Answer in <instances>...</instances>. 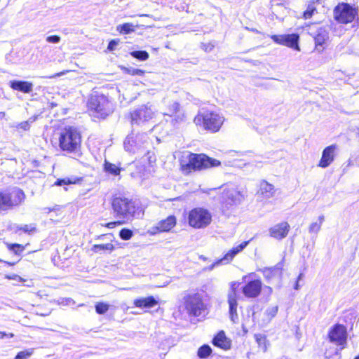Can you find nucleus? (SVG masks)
Returning a JSON list of instances; mask_svg holds the SVG:
<instances>
[{"instance_id": "f257e3e1", "label": "nucleus", "mask_w": 359, "mask_h": 359, "mask_svg": "<svg viewBox=\"0 0 359 359\" xmlns=\"http://www.w3.org/2000/svg\"><path fill=\"white\" fill-rule=\"evenodd\" d=\"M111 208L114 218L120 219V224L131 222L142 214L138 202L124 196H115L111 201Z\"/></svg>"}, {"instance_id": "f03ea898", "label": "nucleus", "mask_w": 359, "mask_h": 359, "mask_svg": "<svg viewBox=\"0 0 359 359\" xmlns=\"http://www.w3.org/2000/svg\"><path fill=\"white\" fill-rule=\"evenodd\" d=\"M220 164L219 161L210 158L204 154L189 153L180 161L181 170L186 175L192 171L217 167Z\"/></svg>"}, {"instance_id": "7ed1b4c3", "label": "nucleus", "mask_w": 359, "mask_h": 359, "mask_svg": "<svg viewBox=\"0 0 359 359\" xmlns=\"http://www.w3.org/2000/svg\"><path fill=\"white\" fill-rule=\"evenodd\" d=\"M81 135L79 131L73 127L65 128L59 137L60 148L64 151L74 154L77 157L81 155Z\"/></svg>"}, {"instance_id": "20e7f679", "label": "nucleus", "mask_w": 359, "mask_h": 359, "mask_svg": "<svg viewBox=\"0 0 359 359\" xmlns=\"http://www.w3.org/2000/svg\"><path fill=\"white\" fill-rule=\"evenodd\" d=\"M224 121V116L214 111L202 109L194 118V123L202 126L205 130L217 132Z\"/></svg>"}, {"instance_id": "39448f33", "label": "nucleus", "mask_w": 359, "mask_h": 359, "mask_svg": "<svg viewBox=\"0 0 359 359\" xmlns=\"http://www.w3.org/2000/svg\"><path fill=\"white\" fill-rule=\"evenodd\" d=\"M25 199V194L19 188L14 187L0 192V212L12 210L20 205Z\"/></svg>"}, {"instance_id": "423d86ee", "label": "nucleus", "mask_w": 359, "mask_h": 359, "mask_svg": "<svg viewBox=\"0 0 359 359\" xmlns=\"http://www.w3.org/2000/svg\"><path fill=\"white\" fill-rule=\"evenodd\" d=\"M211 213L203 208H195L190 210L188 215L189 224L195 229H204L211 223Z\"/></svg>"}, {"instance_id": "0eeeda50", "label": "nucleus", "mask_w": 359, "mask_h": 359, "mask_svg": "<svg viewBox=\"0 0 359 359\" xmlns=\"http://www.w3.org/2000/svg\"><path fill=\"white\" fill-rule=\"evenodd\" d=\"M88 107L101 117L104 118L111 112V104L104 95H93L88 100Z\"/></svg>"}, {"instance_id": "6e6552de", "label": "nucleus", "mask_w": 359, "mask_h": 359, "mask_svg": "<svg viewBox=\"0 0 359 359\" xmlns=\"http://www.w3.org/2000/svg\"><path fill=\"white\" fill-rule=\"evenodd\" d=\"M358 16V11L346 3L339 4L334 10V19L339 23L353 22Z\"/></svg>"}, {"instance_id": "1a4fd4ad", "label": "nucleus", "mask_w": 359, "mask_h": 359, "mask_svg": "<svg viewBox=\"0 0 359 359\" xmlns=\"http://www.w3.org/2000/svg\"><path fill=\"white\" fill-rule=\"evenodd\" d=\"M184 305L188 313L194 316H199L205 309L204 303L199 294H188L184 297Z\"/></svg>"}, {"instance_id": "9d476101", "label": "nucleus", "mask_w": 359, "mask_h": 359, "mask_svg": "<svg viewBox=\"0 0 359 359\" xmlns=\"http://www.w3.org/2000/svg\"><path fill=\"white\" fill-rule=\"evenodd\" d=\"M244 198L242 193L236 189H224L222 194L220 201L226 208L240 203Z\"/></svg>"}, {"instance_id": "9b49d317", "label": "nucleus", "mask_w": 359, "mask_h": 359, "mask_svg": "<svg viewBox=\"0 0 359 359\" xmlns=\"http://www.w3.org/2000/svg\"><path fill=\"white\" fill-rule=\"evenodd\" d=\"M153 114L154 111L150 107L142 105L130 113L131 123L140 125L151 119Z\"/></svg>"}, {"instance_id": "f8f14e48", "label": "nucleus", "mask_w": 359, "mask_h": 359, "mask_svg": "<svg viewBox=\"0 0 359 359\" xmlns=\"http://www.w3.org/2000/svg\"><path fill=\"white\" fill-rule=\"evenodd\" d=\"M328 336L331 342L338 346H344L347 339L346 328L343 325L336 324L330 330Z\"/></svg>"}, {"instance_id": "ddd939ff", "label": "nucleus", "mask_w": 359, "mask_h": 359, "mask_svg": "<svg viewBox=\"0 0 359 359\" xmlns=\"http://www.w3.org/2000/svg\"><path fill=\"white\" fill-rule=\"evenodd\" d=\"M144 135H139L134 137L133 135L127 136L124 141L125 149L130 153H135L144 147L146 142Z\"/></svg>"}, {"instance_id": "4468645a", "label": "nucleus", "mask_w": 359, "mask_h": 359, "mask_svg": "<svg viewBox=\"0 0 359 359\" xmlns=\"http://www.w3.org/2000/svg\"><path fill=\"white\" fill-rule=\"evenodd\" d=\"M271 39L278 44L290 47L294 50H299L298 45L299 36L297 34L272 35Z\"/></svg>"}, {"instance_id": "2eb2a0df", "label": "nucleus", "mask_w": 359, "mask_h": 359, "mask_svg": "<svg viewBox=\"0 0 359 359\" xmlns=\"http://www.w3.org/2000/svg\"><path fill=\"white\" fill-rule=\"evenodd\" d=\"M250 241L242 242L238 245L235 246L232 249L229 250L222 259L213 263L210 266V269H212L216 265H218L219 264H229L230 262L233 260V259L235 257L236 255L243 251L247 247Z\"/></svg>"}, {"instance_id": "dca6fc26", "label": "nucleus", "mask_w": 359, "mask_h": 359, "mask_svg": "<svg viewBox=\"0 0 359 359\" xmlns=\"http://www.w3.org/2000/svg\"><path fill=\"white\" fill-rule=\"evenodd\" d=\"M262 283L259 279L248 281L242 289V292L247 298H256L262 291Z\"/></svg>"}, {"instance_id": "f3484780", "label": "nucleus", "mask_w": 359, "mask_h": 359, "mask_svg": "<svg viewBox=\"0 0 359 359\" xmlns=\"http://www.w3.org/2000/svg\"><path fill=\"white\" fill-rule=\"evenodd\" d=\"M316 48L318 51L321 52L324 50V45L329 39V32L327 27H320L313 34Z\"/></svg>"}, {"instance_id": "a211bd4d", "label": "nucleus", "mask_w": 359, "mask_h": 359, "mask_svg": "<svg viewBox=\"0 0 359 359\" xmlns=\"http://www.w3.org/2000/svg\"><path fill=\"white\" fill-rule=\"evenodd\" d=\"M336 149L337 146L335 144L325 147L323 151L318 166L323 168L328 167L334 160Z\"/></svg>"}, {"instance_id": "6ab92c4d", "label": "nucleus", "mask_w": 359, "mask_h": 359, "mask_svg": "<svg viewBox=\"0 0 359 359\" xmlns=\"http://www.w3.org/2000/svg\"><path fill=\"white\" fill-rule=\"evenodd\" d=\"M290 228L286 222L277 224L269 229V235L276 239L281 240L287 236Z\"/></svg>"}, {"instance_id": "aec40b11", "label": "nucleus", "mask_w": 359, "mask_h": 359, "mask_svg": "<svg viewBox=\"0 0 359 359\" xmlns=\"http://www.w3.org/2000/svg\"><path fill=\"white\" fill-rule=\"evenodd\" d=\"M9 86L14 90H17L23 93H30L33 90V83L29 81L21 80L10 81Z\"/></svg>"}, {"instance_id": "412c9836", "label": "nucleus", "mask_w": 359, "mask_h": 359, "mask_svg": "<svg viewBox=\"0 0 359 359\" xmlns=\"http://www.w3.org/2000/svg\"><path fill=\"white\" fill-rule=\"evenodd\" d=\"M212 344L223 350H229L231 348V341L226 337L224 331H219L217 335L212 339Z\"/></svg>"}, {"instance_id": "4be33fe9", "label": "nucleus", "mask_w": 359, "mask_h": 359, "mask_svg": "<svg viewBox=\"0 0 359 359\" xmlns=\"http://www.w3.org/2000/svg\"><path fill=\"white\" fill-rule=\"evenodd\" d=\"M276 190L273 184H269L265 180H262L259 184L258 191L259 197L262 199H269L272 198L275 194Z\"/></svg>"}, {"instance_id": "5701e85b", "label": "nucleus", "mask_w": 359, "mask_h": 359, "mask_svg": "<svg viewBox=\"0 0 359 359\" xmlns=\"http://www.w3.org/2000/svg\"><path fill=\"white\" fill-rule=\"evenodd\" d=\"M228 304L230 319L233 323H237L238 320V315L237 313L238 302L234 292L228 294Z\"/></svg>"}, {"instance_id": "b1692460", "label": "nucleus", "mask_w": 359, "mask_h": 359, "mask_svg": "<svg viewBox=\"0 0 359 359\" xmlns=\"http://www.w3.org/2000/svg\"><path fill=\"white\" fill-rule=\"evenodd\" d=\"M134 305L140 309H150L158 304V301L153 297H142L135 299L133 302Z\"/></svg>"}, {"instance_id": "393cba45", "label": "nucleus", "mask_w": 359, "mask_h": 359, "mask_svg": "<svg viewBox=\"0 0 359 359\" xmlns=\"http://www.w3.org/2000/svg\"><path fill=\"white\" fill-rule=\"evenodd\" d=\"M176 224V219L175 216H169L165 219L159 222L157 224V229L160 231H168L172 227L175 226Z\"/></svg>"}, {"instance_id": "a878e982", "label": "nucleus", "mask_w": 359, "mask_h": 359, "mask_svg": "<svg viewBox=\"0 0 359 359\" xmlns=\"http://www.w3.org/2000/svg\"><path fill=\"white\" fill-rule=\"evenodd\" d=\"M324 216L320 215L318 217V222H312L309 228V233H317L321 229L322 224L324 222Z\"/></svg>"}, {"instance_id": "bb28decb", "label": "nucleus", "mask_w": 359, "mask_h": 359, "mask_svg": "<svg viewBox=\"0 0 359 359\" xmlns=\"http://www.w3.org/2000/svg\"><path fill=\"white\" fill-rule=\"evenodd\" d=\"M116 29L121 34H128L135 31V26L132 23H123L117 26Z\"/></svg>"}, {"instance_id": "cd10ccee", "label": "nucleus", "mask_w": 359, "mask_h": 359, "mask_svg": "<svg viewBox=\"0 0 359 359\" xmlns=\"http://www.w3.org/2000/svg\"><path fill=\"white\" fill-rule=\"evenodd\" d=\"M104 170L106 172L113 175H118L121 172V168L107 161L104 163Z\"/></svg>"}, {"instance_id": "c85d7f7f", "label": "nucleus", "mask_w": 359, "mask_h": 359, "mask_svg": "<svg viewBox=\"0 0 359 359\" xmlns=\"http://www.w3.org/2000/svg\"><path fill=\"white\" fill-rule=\"evenodd\" d=\"M131 56L140 61H145L149 58V53L145 50H135L130 53Z\"/></svg>"}, {"instance_id": "c756f323", "label": "nucleus", "mask_w": 359, "mask_h": 359, "mask_svg": "<svg viewBox=\"0 0 359 359\" xmlns=\"http://www.w3.org/2000/svg\"><path fill=\"white\" fill-rule=\"evenodd\" d=\"M212 352L211 347L208 344H204L198 350V355L201 358L208 357Z\"/></svg>"}, {"instance_id": "7c9ffc66", "label": "nucleus", "mask_w": 359, "mask_h": 359, "mask_svg": "<svg viewBox=\"0 0 359 359\" xmlns=\"http://www.w3.org/2000/svg\"><path fill=\"white\" fill-rule=\"evenodd\" d=\"M180 105L177 102H172L170 104L168 107V111L165 113V115L172 116L179 109H180Z\"/></svg>"}, {"instance_id": "2f4dec72", "label": "nucleus", "mask_w": 359, "mask_h": 359, "mask_svg": "<svg viewBox=\"0 0 359 359\" xmlns=\"http://www.w3.org/2000/svg\"><path fill=\"white\" fill-rule=\"evenodd\" d=\"M93 250L95 252H98L102 250L112 251L114 250V245L111 243L94 245Z\"/></svg>"}, {"instance_id": "473e14b6", "label": "nucleus", "mask_w": 359, "mask_h": 359, "mask_svg": "<svg viewBox=\"0 0 359 359\" xmlns=\"http://www.w3.org/2000/svg\"><path fill=\"white\" fill-rule=\"evenodd\" d=\"M279 269V267H265L262 269H260L259 271L262 272L264 276L267 278L270 279L274 276V272L276 269Z\"/></svg>"}, {"instance_id": "72a5a7b5", "label": "nucleus", "mask_w": 359, "mask_h": 359, "mask_svg": "<svg viewBox=\"0 0 359 359\" xmlns=\"http://www.w3.org/2000/svg\"><path fill=\"white\" fill-rule=\"evenodd\" d=\"M123 71L130 75H139L142 76L144 74V71L140 69L134 67H122Z\"/></svg>"}, {"instance_id": "f704fd0d", "label": "nucleus", "mask_w": 359, "mask_h": 359, "mask_svg": "<svg viewBox=\"0 0 359 359\" xmlns=\"http://www.w3.org/2000/svg\"><path fill=\"white\" fill-rule=\"evenodd\" d=\"M76 182V180L72 178H63V179H57L55 183V186H67L69 184H74Z\"/></svg>"}, {"instance_id": "c9c22d12", "label": "nucleus", "mask_w": 359, "mask_h": 359, "mask_svg": "<svg viewBox=\"0 0 359 359\" xmlns=\"http://www.w3.org/2000/svg\"><path fill=\"white\" fill-rule=\"evenodd\" d=\"M174 118L172 119L177 123H180L184 122L185 121V115L184 111L180 109L172 116Z\"/></svg>"}, {"instance_id": "e433bc0d", "label": "nucleus", "mask_w": 359, "mask_h": 359, "mask_svg": "<svg viewBox=\"0 0 359 359\" xmlns=\"http://www.w3.org/2000/svg\"><path fill=\"white\" fill-rule=\"evenodd\" d=\"M316 7L313 4H309L307 6L306 10L304 12L303 16L305 19H309L312 17L314 12L316 11Z\"/></svg>"}, {"instance_id": "4c0bfd02", "label": "nucleus", "mask_w": 359, "mask_h": 359, "mask_svg": "<svg viewBox=\"0 0 359 359\" xmlns=\"http://www.w3.org/2000/svg\"><path fill=\"white\" fill-rule=\"evenodd\" d=\"M109 309V305L103 302H99L95 305V311L98 314H104Z\"/></svg>"}, {"instance_id": "58836bf2", "label": "nucleus", "mask_w": 359, "mask_h": 359, "mask_svg": "<svg viewBox=\"0 0 359 359\" xmlns=\"http://www.w3.org/2000/svg\"><path fill=\"white\" fill-rule=\"evenodd\" d=\"M133 233V231L128 229H122L119 232V236L121 239L127 241L131 238Z\"/></svg>"}, {"instance_id": "ea45409f", "label": "nucleus", "mask_w": 359, "mask_h": 359, "mask_svg": "<svg viewBox=\"0 0 359 359\" xmlns=\"http://www.w3.org/2000/svg\"><path fill=\"white\" fill-rule=\"evenodd\" d=\"M33 354V349H27L20 351L15 356V359H26Z\"/></svg>"}, {"instance_id": "a19ab883", "label": "nucleus", "mask_w": 359, "mask_h": 359, "mask_svg": "<svg viewBox=\"0 0 359 359\" xmlns=\"http://www.w3.org/2000/svg\"><path fill=\"white\" fill-rule=\"evenodd\" d=\"M8 248L9 250L13 251L16 255H20L24 250V247L17 243L8 244Z\"/></svg>"}, {"instance_id": "79ce46f5", "label": "nucleus", "mask_w": 359, "mask_h": 359, "mask_svg": "<svg viewBox=\"0 0 359 359\" xmlns=\"http://www.w3.org/2000/svg\"><path fill=\"white\" fill-rule=\"evenodd\" d=\"M278 310V306H273L269 307L266 309V314L271 318L276 315Z\"/></svg>"}, {"instance_id": "37998d69", "label": "nucleus", "mask_w": 359, "mask_h": 359, "mask_svg": "<svg viewBox=\"0 0 359 359\" xmlns=\"http://www.w3.org/2000/svg\"><path fill=\"white\" fill-rule=\"evenodd\" d=\"M46 41L50 43H58L60 41V37L57 35L48 36L46 37Z\"/></svg>"}, {"instance_id": "c03bdc74", "label": "nucleus", "mask_w": 359, "mask_h": 359, "mask_svg": "<svg viewBox=\"0 0 359 359\" xmlns=\"http://www.w3.org/2000/svg\"><path fill=\"white\" fill-rule=\"evenodd\" d=\"M58 302L60 304L63 305H73L75 303L72 298H61Z\"/></svg>"}, {"instance_id": "a18cd8bd", "label": "nucleus", "mask_w": 359, "mask_h": 359, "mask_svg": "<svg viewBox=\"0 0 359 359\" xmlns=\"http://www.w3.org/2000/svg\"><path fill=\"white\" fill-rule=\"evenodd\" d=\"M19 229L23 231L25 233H30L32 231H36L35 226H33L32 225H27V224H25V225L20 227Z\"/></svg>"}, {"instance_id": "49530a36", "label": "nucleus", "mask_w": 359, "mask_h": 359, "mask_svg": "<svg viewBox=\"0 0 359 359\" xmlns=\"http://www.w3.org/2000/svg\"><path fill=\"white\" fill-rule=\"evenodd\" d=\"M18 127L23 130H28L30 128V125L29 124V122L23 121L19 123Z\"/></svg>"}, {"instance_id": "de8ad7c7", "label": "nucleus", "mask_w": 359, "mask_h": 359, "mask_svg": "<svg viewBox=\"0 0 359 359\" xmlns=\"http://www.w3.org/2000/svg\"><path fill=\"white\" fill-rule=\"evenodd\" d=\"M237 285L238 284H237L236 282H233V283H231V290L229 292L228 294H231V293L234 292L236 298H237L236 290Z\"/></svg>"}, {"instance_id": "09e8293b", "label": "nucleus", "mask_w": 359, "mask_h": 359, "mask_svg": "<svg viewBox=\"0 0 359 359\" xmlns=\"http://www.w3.org/2000/svg\"><path fill=\"white\" fill-rule=\"evenodd\" d=\"M118 45V41L116 40H111L107 48L109 50H114L115 49V47Z\"/></svg>"}, {"instance_id": "8fccbe9b", "label": "nucleus", "mask_w": 359, "mask_h": 359, "mask_svg": "<svg viewBox=\"0 0 359 359\" xmlns=\"http://www.w3.org/2000/svg\"><path fill=\"white\" fill-rule=\"evenodd\" d=\"M120 219H118L116 222H111L107 224V226L110 229H113L116 227L117 225H121L122 224H120Z\"/></svg>"}, {"instance_id": "3c124183", "label": "nucleus", "mask_w": 359, "mask_h": 359, "mask_svg": "<svg viewBox=\"0 0 359 359\" xmlns=\"http://www.w3.org/2000/svg\"><path fill=\"white\" fill-rule=\"evenodd\" d=\"M69 71H63V72H59V73H57L54 75H52V76H44L45 78H48V79H53V78H56V77H59V76H61L62 75H65L67 72H68Z\"/></svg>"}, {"instance_id": "603ef678", "label": "nucleus", "mask_w": 359, "mask_h": 359, "mask_svg": "<svg viewBox=\"0 0 359 359\" xmlns=\"http://www.w3.org/2000/svg\"><path fill=\"white\" fill-rule=\"evenodd\" d=\"M203 49L205 50V51L206 52H210L213 48H214V46L211 43H208V44H203Z\"/></svg>"}, {"instance_id": "864d4df0", "label": "nucleus", "mask_w": 359, "mask_h": 359, "mask_svg": "<svg viewBox=\"0 0 359 359\" xmlns=\"http://www.w3.org/2000/svg\"><path fill=\"white\" fill-rule=\"evenodd\" d=\"M10 279H13L18 281H23L24 280L19 276L15 275L13 277H8Z\"/></svg>"}, {"instance_id": "5fc2aeb1", "label": "nucleus", "mask_w": 359, "mask_h": 359, "mask_svg": "<svg viewBox=\"0 0 359 359\" xmlns=\"http://www.w3.org/2000/svg\"><path fill=\"white\" fill-rule=\"evenodd\" d=\"M37 116H32V117H30L27 121H26L27 122H29V124L31 125V123H34L36 119Z\"/></svg>"}, {"instance_id": "6e6d98bb", "label": "nucleus", "mask_w": 359, "mask_h": 359, "mask_svg": "<svg viewBox=\"0 0 359 359\" xmlns=\"http://www.w3.org/2000/svg\"><path fill=\"white\" fill-rule=\"evenodd\" d=\"M303 276H304L303 273H300L299 274L298 277H297V281H299L300 280H302V279Z\"/></svg>"}, {"instance_id": "4d7b16f0", "label": "nucleus", "mask_w": 359, "mask_h": 359, "mask_svg": "<svg viewBox=\"0 0 359 359\" xmlns=\"http://www.w3.org/2000/svg\"><path fill=\"white\" fill-rule=\"evenodd\" d=\"M294 288L295 290H297L299 289V281H297V280L296 281V283H295V285H294Z\"/></svg>"}, {"instance_id": "13d9d810", "label": "nucleus", "mask_w": 359, "mask_h": 359, "mask_svg": "<svg viewBox=\"0 0 359 359\" xmlns=\"http://www.w3.org/2000/svg\"><path fill=\"white\" fill-rule=\"evenodd\" d=\"M8 334H6L5 332H0V339H2L4 338L5 336H7Z\"/></svg>"}, {"instance_id": "bf43d9fd", "label": "nucleus", "mask_w": 359, "mask_h": 359, "mask_svg": "<svg viewBox=\"0 0 359 359\" xmlns=\"http://www.w3.org/2000/svg\"><path fill=\"white\" fill-rule=\"evenodd\" d=\"M252 164L251 163H245V165H252Z\"/></svg>"}, {"instance_id": "052dcab7", "label": "nucleus", "mask_w": 359, "mask_h": 359, "mask_svg": "<svg viewBox=\"0 0 359 359\" xmlns=\"http://www.w3.org/2000/svg\"><path fill=\"white\" fill-rule=\"evenodd\" d=\"M354 359H359V355L356 356Z\"/></svg>"}, {"instance_id": "680f3d73", "label": "nucleus", "mask_w": 359, "mask_h": 359, "mask_svg": "<svg viewBox=\"0 0 359 359\" xmlns=\"http://www.w3.org/2000/svg\"><path fill=\"white\" fill-rule=\"evenodd\" d=\"M9 335H10L11 337H12L13 336V334H10Z\"/></svg>"}]
</instances>
